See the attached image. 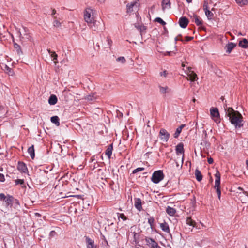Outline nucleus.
<instances>
[{
    "label": "nucleus",
    "instance_id": "nucleus-6",
    "mask_svg": "<svg viewBox=\"0 0 248 248\" xmlns=\"http://www.w3.org/2000/svg\"><path fill=\"white\" fill-rule=\"evenodd\" d=\"M92 10V9L88 8L84 12V19L89 24H92V21L94 20L93 17H91V13L89 12Z\"/></svg>",
    "mask_w": 248,
    "mask_h": 248
},
{
    "label": "nucleus",
    "instance_id": "nucleus-51",
    "mask_svg": "<svg viewBox=\"0 0 248 248\" xmlns=\"http://www.w3.org/2000/svg\"><path fill=\"white\" fill-rule=\"evenodd\" d=\"M5 181L4 176L3 174L0 173V181L3 182Z\"/></svg>",
    "mask_w": 248,
    "mask_h": 248
},
{
    "label": "nucleus",
    "instance_id": "nucleus-59",
    "mask_svg": "<svg viewBox=\"0 0 248 248\" xmlns=\"http://www.w3.org/2000/svg\"><path fill=\"white\" fill-rule=\"evenodd\" d=\"M56 13V11L55 9L52 10V13L51 14L52 16L54 17V15Z\"/></svg>",
    "mask_w": 248,
    "mask_h": 248
},
{
    "label": "nucleus",
    "instance_id": "nucleus-22",
    "mask_svg": "<svg viewBox=\"0 0 248 248\" xmlns=\"http://www.w3.org/2000/svg\"><path fill=\"white\" fill-rule=\"evenodd\" d=\"M238 45L239 46L243 48H248V41L246 38H243L241 41H239Z\"/></svg>",
    "mask_w": 248,
    "mask_h": 248
},
{
    "label": "nucleus",
    "instance_id": "nucleus-23",
    "mask_svg": "<svg viewBox=\"0 0 248 248\" xmlns=\"http://www.w3.org/2000/svg\"><path fill=\"white\" fill-rule=\"evenodd\" d=\"M166 213L170 216H173L176 212V209L170 206H167L166 209Z\"/></svg>",
    "mask_w": 248,
    "mask_h": 248
},
{
    "label": "nucleus",
    "instance_id": "nucleus-25",
    "mask_svg": "<svg viewBox=\"0 0 248 248\" xmlns=\"http://www.w3.org/2000/svg\"><path fill=\"white\" fill-rule=\"evenodd\" d=\"M14 202V197L11 195H8L5 200V202L7 206H12L13 202Z\"/></svg>",
    "mask_w": 248,
    "mask_h": 248
},
{
    "label": "nucleus",
    "instance_id": "nucleus-26",
    "mask_svg": "<svg viewBox=\"0 0 248 248\" xmlns=\"http://www.w3.org/2000/svg\"><path fill=\"white\" fill-rule=\"evenodd\" d=\"M185 126V124H181L180 126H179L177 129H176V130L175 131V132L174 133V135H173V136L175 138H177L180 134L181 133V131H182V129Z\"/></svg>",
    "mask_w": 248,
    "mask_h": 248
},
{
    "label": "nucleus",
    "instance_id": "nucleus-30",
    "mask_svg": "<svg viewBox=\"0 0 248 248\" xmlns=\"http://www.w3.org/2000/svg\"><path fill=\"white\" fill-rule=\"evenodd\" d=\"M51 121L55 124L57 126L60 125L59 118L57 116H54L51 117Z\"/></svg>",
    "mask_w": 248,
    "mask_h": 248
},
{
    "label": "nucleus",
    "instance_id": "nucleus-36",
    "mask_svg": "<svg viewBox=\"0 0 248 248\" xmlns=\"http://www.w3.org/2000/svg\"><path fill=\"white\" fill-rule=\"evenodd\" d=\"M154 21L155 22H157L160 23V24H161L163 26H164L166 24V22L164 21H163L160 17L155 18V19Z\"/></svg>",
    "mask_w": 248,
    "mask_h": 248
},
{
    "label": "nucleus",
    "instance_id": "nucleus-14",
    "mask_svg": "<svg viewBox=\"0 0 248 248\" xmlns=\"http://www.w3.org/2000/svg\"><path fill=\"white\" fill-rule=\"evenodd\" d=\"M99 25L101 26V24L99 21H94V20L92 21V24H90V25L91 28L93 31L100 30V28H99V29L98 28Z\"/></svg>",
    "mask_w": 248,
    "mask_h": 248
},
{
    "label": "nucleus",
    "instance_id": "nucleus-13",
    "mask_svg": "<svg viewBox=\"0 0 248 248\" xmlns=\"http://www.w3.org/2000/svg\"><path fill=\"white\" fill-rule=\"evenodd\" d=\"M189 73H187V75L189 77V80L192 81H194L198 79L196 73L193 71H191V68L188 67Z\"/></svg>",
    "mask_w": 248,
    "mask_h": 248
},
{
    "label": "nucleus",
    "instance_id": "nucleus-43",
    "mask_svg": "<svg viewBox=\"0 0 248 248\" xmlns=\"http://www.w3.org/2000/svg\"><path fill=\"white\" fill-rule=\"evenodd\" d=\"M117 61L121 62L122 63H124L125 62V59L124 57H120L117 59Z\"/></svg>",
    "mask_w": 248,
    "mask_h": 248
},
{
    "label": "nucleus",
    "instance_id": "nucleus-11",
    "mask_svg": "<svg viewBox=\"0 0 248 248\" xmlns=\"http://www.w3.org/2000/svg\"><path fill=\"white\" fill-rule=\"evenodd\" d=\"M176 153L177 155L184 153V144L182 142H180L176 146Z\"/></svg>",
    "mask_w": 248,
    "mask_h": 248
},
{
    "label": "nucleus",
    "instance_id": "nucleus-24",
    "mask_svg": "<svg viewBox=\"0 0 248 248\" xmlns=\"http://www.w3.org/2000/svg\"><path fill=\"white\" fill-rule=\"evenodd\" d=\"M57 97L55 95H51L49 98L48 103L51 105L56 104L57 102Z\"/></svg>",
    "mask_w": 248,
    "mask_h": 248
},
{
    "label": "nucleus",
    "instance_id": "nucleus-28",
    "mask_svg": "<svg viewBox=\"0 0 248 248\" xmlns=\"http://www.w3.org/2000/svg\"><path fill=\"white\" fill-rule=\"evenodd\" d=\"M28 152L30 154L31 159H33L35 157V150L33 145L28 148Z\"/></svg>",
    "mask_w": 248,
    "mask_h": 248
},
{
    "label": "nucleus",
    "instance_id": "nucleus-33",
    "mask_svg": "<svg viewBox=\"0 0 248 248\" xmlns=\"http://www.w3.org/2000/svg\"><path fill=\"white\" fill-rule=\"evenodd\" d=\"M235 1L241 6L246 5L248 3V0H235Z\"/></svg>",
    "mask_w": 248,
    "mask_h": 248
},
{
    "label": "nucleus",
    "instance_id": "nucleus-3",
    "mask_svg": "<svg viewBox=\"0 0 248 248\" xmlns=\"http://www.w3.org/2000/svg\"><path fill=\"white\" fill-rule=\"evenodd\" d=\"M210 115L212 119L217 123L220 122V114L217 108L212 107L210 108Z\"/></svg>",
    "mask_w": 248,
    "mask_h": 248
},
{
    "label": "nucleus",
    "instance_id": "nucleus-20",
    "mask_svg": "<svg viewBox=\"0 0 248 248\" xmlns=\"http://www.w3.org/2000/svg\"><path fill=\"white\" fill-rule=\"evenodd\" d=\"M141 204L142 203L141 199L140 198L136 199L135 202V206L136 208V209L139 211H140L142 209Z\"/></svg>",
    "mask_w": 248,
    "mask_h": 248
},
{
    "label": "nucleus",
    "instance_id": "nucleus-63",
    "mask_svg": "<svg viewBox=\"0 0 248 248\" xmlns=\"http://www.w3.org/2000/svg\"><path fill=\"white\" fill-rule=\"evenodd\" d=\"M220 99L222 101H224V97L223 96H221V98H220Z\"/></svg>",
    "mask_w": 248,
    "mask_h": 248
},
{
    "label": "nucleus",
    "instance_id": "nucleus-9",
    "mask_svg": "<svg viewBox=\"0 0 248 248\" xmlns=\"http://www.w3.org/2000/svg\"><path fill=\"white\" fill-rule=\"evenodd\" d=\"M17 169L22 173H26L28 171V169L26 164L23 162L19 161L17 165Z\"/></svg>",
    "mask_w": 248,
    "mask_h": 248
},
{
    "label": "nucleus",
    "instance_id": "nucleus-58",
    "mask_svg": "<svg viewBox=\"0 0 248 248\" xmlns=\"http://www.w3.org/2000/svg\"><path fill=\"white\" fill-rule=\"evenodd\" d=\"M98 164L97 162H96V163H94V165H93V169H95V168H96L97 167H98Z\"/></svg>",
    "mask_w": 248,
    "mask_h": 248
},
{
    "label": "nucleus",
    "instance_id": "nucleus-39",
    "mask_svg": "<svg viewBox=\"0 0 248 248\" xmlns=\"http://www.w3.org/2000/svg\"><path fill=\"white\" fill-rule=\"evenodd\" d=\"M160 92L162 93H165L167 92V90L168 89L167 87H162L159 86Z\"/></svg>",
    "mask_w": 248,
    "mask_h": 248
},
{
    "label": "nucleus",
    "instance_id": "nucleus-37",
    "mask_svg": "<svg viewBox=\"0 0 248 248\" xmlns=\"http://www.w3.org/2000/svg\"><path fill=\"white\" fill-rule=\"evenodd\" d=\"M54 20L53 22V25L56 27H60L61 25V23H60V22L59 20L56 19V16H54Z\"/></svg>",
    "mask_w": 248,
    "mask_h": 248
},
{
    "label": "nucleus",
    "instance_id": "nucleus-29",
    "mask_svg": "<svg viewBox=\"0 0 248 248\" xmlns=\"http://www.w3.org/2000/svg\"><path fill=\"white\" fill-rule=\"evenodd\" d=\"M14 48L16 50V51L18 55L23 54V52L21 50V47H20V45H19L17 43L14 42Z\"/></svg>",
    "mask_w": 248,
    "mask_h": 248
},
{
    "label": "nucleus",
    "instance_id": "nucleus-57",
    "mask_svg": "<svg viewBox=\"0 0 248 248\" xmlns=\"http://www.w3.org/2000/svg\"><path fill=\"white\" fill-rule=\"evenodd\" d=\"M107 41H108V45L110 46L112 43V41L111 40H110L108 38H107Z\"/></svg>",
    "mask_w": 248,
    "mask_h": 248
},
{
    "label": "nucleus",
    "instance_id": "nucleus-42",
    "mask_svg": "<svg viewBox=\"0 0 248 248\" xmlns=\"http://www.w3.org/2000/svg\"><path fill=\"white\" fill-rule=\"evenodd\" d=\"M15 183L16 185L20 184L22 185L24 184V180L23 179H16L15 180Z\"/></svg>",
    "mask_w": 248,
    "mask_h": 248
},
{
    "label": "nucleus",
    "instance_id": "nucleus-8",
    "mask_svg": "<svg viewBox=\"0 0 248 248\" xmlns=\"http://www.w3.org/2000/svg\"><path fill=\"white\" fill-rule=\"evenodd\" d=\"M189 21L188 19L185 16H182L179 18L178 23L180 26L182 28H186L188 24Z\"/></svg>",
    "mask_w": 248,
    "mask_h": 248
},
{
    "label": "nucleus",
    "instance_id": "nucleus-12",
    "mask_svg": "<svg viewBox=\"0 0 248 248\" xmlns=\"http://www.w3.org/2000/svg\"><path fill=\"white\" fill-rule=\"evenodd\" d=\"M191 18H192V22H194L197 26H200L202 24V21L197 15L193 14L192 16H191Z\"/></svg>",
    "mask_w": 248,
    "mask_h": 248
},
{
    "label": "nucleus",
    "instance_id": "nucleus-35",
    "mask_svg": "<svg viewBox=\"0 0 248 248\" xmlns=\"http://www.w3.org/2000/svg\"><path fill=\"white\" fill-rule=\"evenodd\" d=\"M48 51L54 61L57 59L58 55L54 51H52L50 50H48Z\"/></svg>",
    "mask_w": 248,
    "mask_h": 248
},
{
    "label": "nucleus",
    "instance_id": "nucleus-60",
    "mask_svg": "<svg viewBox=\"0 0 248 248\" xmlns=\"http://www.w3.org/2000/svg\"><path fill=\"white\" fill-rule=\"evenodd\" d=\"M103 240H104L105 243L107 245H108V243L107 240L106 239V238H105L104 236H103Z\"/></svg>",
    "mask_w": 248,
    "mask_h": 248
},
{
    "label": "nucleus",
    "instance_id": "nucleus-46",
    "mask_svg": "<svg viewBox=\"0 0 248 248\" xmlns=\"http://www.w3.org/2000/svg\"><path fill=\"white\" fill-rule=\"evenodd\" d=\"M238 190H240V191H241L243 192V193L246 196H248V192L247 191H245L243 188L241 187H239L238 188Z\"/></svg>",
    "mask_w": 248,
    "mask_h": 248
},
{
    "label": "nucleus",
    "instance_id": "nucleus-62",
    "mask_svg": "<svg viewBox=\"0 0 248 248\" xmlns=\"http://www.w3.org/2000/svg\"><path fill=\"white\" fill-rule=\"evenodd\" d=\"M87 99L89 100H93L92 96H91V95L88 96L87 97Z\"/></svg>",
    "mask_w": 248,
    "mask_h": 248
},
{
    "label": "nucleus",
    "instance_id": "nucleus-44",
    "mask_svg": "<svg viewBox=\"0 0 248 248\" xmlns=\"http://www.w3.org/2000/svg\"><path fill=\"white\" fill-rule=\"evenodd\" d=\"M119 214V217H120L121 219H122L123 220H126L127 219V217L123 213L121 214Z\"/></svg>",
    "mask_w": 248,
    "mask_h": 248
},
{
    "label": "nucleus",
    "instance_id": "nucleus-49",
    "mask_svg": "<svg viewBox=\"0 0 248 248\" xmlns=\"http://www.w3.org/2000/svg\"><path fill=\"white\" fill-rule=\"evenodd\" d=\"M13 203L16 204L17 206L20 205V203H19V200L16 199H15L14 198V202H13Z\"/></svg>",
    "mask_w": 248,
    "mask_h": 248
},
{
    "label": "nucleus",
    "instance_id": "nucleus-31",
    "mask_svg": "<svg viewBox=\"0 0 248 248\" xmlns=\"http://www.w3.org/2000/svg\"><path fill=\"white\" fill-rule=\"evenodd\" d=\"M20 41L22 42V44L24 45V42L26 41V40H31V36L29 34H25V36H22L21 35V33H20Z\"/></svg>",
    "mask_w": 248,
    "mask_h": 248
},
{
    "label": "nucleus",
    "instance_id": "nucleus-18",
    "mask_svg": "<svg viewBox=\"0 0 248 248\" xmlns=\"http://www.w3.org/2000/svg\"><path fill=\"white\" fill-rule=\"evenodd\" d=\"M160 226L162 230L166 232L170 233V230L167 223L164 222L160 224Z\"/></svg>",
    "mask_w": 248,
    "mask_h": 248
},
{
    "label": "nucleus",
    "instance_id": "nucleus-45",
    "mask_svg": "<svg viewBox=\"0 0 248 248\" xmlns=\"http://www.w3.org/2000/svg\"><path fill=\"white\" fill-rule=\"evenodd\" d=\"M6 196L3 193L0 194V201H5L6 198Z\"/></svg>",
    "mask_w": 248,
    "mask_h": 248
},
{
    "label": "nucleus",
    "instance_id": "nucleus-2",
    "mask_svg": "<svg viewBox=\"0 0 248 248\" xmlns=\"http://www.w3.org/2000/svg\"><path fill=\"white\" fill-rule=\"evenodd\" d=\"M164 177V174L162 170H156L152 174L151 181L155 184H157L162 180Z\"/></svg>",
    "mask_w": 248,
    "mask_h": 248
},
{
    "label": "nucleus",
    "instance_id": "nucleus-38",
    "mask_svg": "<svg viewBox=\"0 0 248 248\" xmlns=\"http://www.w3.org/2000/svg\"><path fill=\"white\" fill-rule=\"evenodd\" d=\"M214 187L216 189V192L217 193L218 198L219 199H220V196H221V191H220V186H217V187L214 186Z\"/></svg>",
    "mask_w": 248,
    "mask_h": 248
},
{
    "label": "nucleus",
    "instance_id": "nucleus-56",
    "mask_svg": "<svg viewBox=\"0 0 248 248\" xmlns=\"http://www.w3.org/2000/svg\"><path fill=\"white\" fill-rule=\"evenodd\" d=\"M72 197H77L78 198V199H82V196L81 195H73L72 196Z\"/></svg>",
    "mask_w": 248,
    "mask_h": 248
},
{
    "label": "nucleus",
    "instance_id": "nucleus-21",
    "mask_svg": "<svg viewBox=\"0 0 248 248\" xmlns=\"http://www.w3.org/2000/svg\"><path fill=\"white\" fill-rule=\"evenodd\" d=\"M137 3V1H134L131 2L130 3H128L126 5V12L127 13H131L132 11H133V7Z\"/></svg>",
    "mask_w": 248,
    "mask_h": 248
},
{
    "label": "nucleus",
    "instance_id": "nucleus-34",
    "mask_svg": "<svg viewBox=\"0 0 248 248\" xmlns=\"http://www.w3.org/2000/svg\"><path fill=\"white\" fill-rule=\"evenodd\" d=\"M135 27L137 29L139 30L141 33H142L143 31H144L146 30V29H147V27L145 26H144V25H135Z\"/></svg>",
    "mask_w": 248,
    "mask_h": 248
},
{
    "label": "nucleus",
    "instance_id": "nucleus-64",
    "mask_svg": "<svg viewBox=\"0 0 248 248\" xmlns=\"http://www.w3.org/2000/svg\"><path fill=\"white\" fill-rule=\"evenodd\" d=\"M246 165H247V167L248 168V160H247L246 161Z\"/></svg>",
    "mask_w": 248,
    "mask_h": 248
},
{
    "label": "nucleus",
    "instance_id": "nucleus-53",
    "mask_svg": "<svg viewBox=\"0 0 248 248\" xmlns=\"http://www.w3.org/2000/svg\"><path fill=\"white\" fill-rule=\"evenodd\" d=\"M207 161L209 164H212L214 162V160L212 158L209 157V158H208Z\"/></svg>",
    "mask_w": 248,
    "mask_h": 248
},
{
    "label": "nucleus",
    "instance_id": "nucleus-48",
    "mask_svg": "<svg viewBox=\"0 0 248 248\" xmlns=\"http://www.w3.org/2000/svg\"><path fill=\"white\" fill-rule=\"evenodd\" d=\"M182 37V35L181 34H179L178 36H177L176 37H175V41L176 42L178 40H180L182 42H183L184 41V40L182 39L181 38Z\"/></svg>",
    "mask_w": 248,
    "mask_h": 248
},
{
    "label": "nucleus",
    "instance_id": "nucleus-52",
    "mask_svg": "<svg viewBox=\"0 0 248 248\" xmlns=\"http://www.w3.org/2000/svg\"><path fill=\"white\" fill-rule=\"evenodd\" d=\"M172 54H175L174 52H173V51H167L166 52V53L164 54L165 55H169V56H171Z\"/></svg>",
    "mask_w": 248,
    "mask_h": 248
},
{
    "label": "nucleus",
    "instance_id": "nucleus-19",
    "mask_svg": "<svg viewBox=\"0 0 248 248\" xmlns=\"http://www.w3.org/2000/svg\"><path fill=\"white\" fill-rule=\"evenodd\" d=\"M203 9L205 11V13L207 17L209 19H211L214 16V14L211 11H210L209 9H208L207 6L206 5L205 7V5L203 6Z\"/></svg>",
    "mask_w": 248,
    "mask_h": 248
},
{
    "label": "nucleus",
    "instance_id": "nucleus-4",
    "mask_svg": "<svg viewBox=\"0 0 248 248\" xmlns=\"http://www.w3.org/2000/svg\"><path fill=\"white\" fill-rule=\"evenodd\" d=\"M159 136L163 141L167 142L169 139L170 134L164 128H161L159 131Z\"/></svg>",
    "mask_w": 248,
    "mask_h": 248
},
{
    "label": "nucleus",
    "instance_id": "nucleus-16",
    "mask_svg": "<svg viewBox=\"0 0 248 248\" xmlns=\"http://www.w3.org/2000/svg\"><path fill=\"white\" fill-rule=\"evenodd\" d=\"M113 150V144L109 145L105 151V154L107 155L108 159L111 158Z\"/></svg>",
    "mask_w": 248,
    "mask_h": 248
},
{
    "label": "nucleus",
    "instance_id": "nucleus-17",
    "mask_svg": "<svg viewBox=\"0 0 248 248\" xmlns=\"http://www.w3.org/2000/svg\"><path fill=\"white\" fill-rule=\"evenodd\" d=\"M215 176L216 178L215 187H217L220 184V173L218 170H217Z\"/></svg>",
    "mask_w": 248,
    "mask_h": 248
},
{
    "label": "nucleus",
    "instance_id": "nucleus-1",
    "mask_svg": "<svg viewBox=\"0 0 248 248\" xmlns=\"http://www.w3.org/2000/svg\"><path fill=\"white\" fill-rule=\"evenodd\" d=\"M224 108L225 111V116L229 118L231 123L233 124L236 128L243 126L242 116L238 111L234 110L232 107H227L226 101L224 103Z\"/></svg>",
    "mask_w": 248,
    "mask_h": 248
},
{
    "label": "nucleus",
    "instance_id": "nucleus-55",
    "mask_svg": "<svg viewBox=\"0 0 248 248\" xmlns=\"http://www.w3.org/2000/svg\"><path fill=\"white\" fill-rule=\"evenodd\" d=\"M5 70H7L9 73L12 72V69L8 67L7 65H5Z\"/></svg>",
    "mask_w": 248,
    "mask_h": 248
},
{
    "label": "nucleus",
    "instance_id": "nucleus-54",
    "mask_svg": "<svg viewBox=\"0 0 248 248\" xmlns=\"http://www.w3.org/2000/svg\"><path fill=\"white\" fill-rule=\"evenodd\" d=\"M168 74V72L166 70L164 71L163 72L160 73L161 76H163L164 77H166L167 75Z\"/></svg>",
    "mask_w": 248,
    "mask_h": 248
},
{
    "label": "nucleus",
    "instance_id": "nucleus-7",
    "mask_svg": "<svg viewBox=\"0 0 248 248\" xmlns=\"http://www.w3.org/2000/svg\"><path fill=\"white\" fill-rule=\"evenodd\" d=\"M85 238L87 248H97V246L95 245L93 239L87 236H85Z\"/></svg>",
    "mask_w": 248,
    "mask_h": 248
},
{
    "label": "nucleus",
    "instance_id": "nucleus-47",
    "mask_svg": "<svg viewBox=\"0 0 248 248\" xmlns=\"http://www.w3.org/2000/svg\"><path fill=\"white\" fill-rule=\"evenodd\" d=\"M56 234V232L55 231H51L49 233V238L54 237Z\"/></svg>",
    "mask_w": 248,
    "mask_h": 248
},
{
    "label": "nucleus",
    "instance_id": "nucleus-40",
    "mask_svg": "<svg viewBox=\"0 0 248 248\" xmlns=\"http://www.w3.org/2000/svg\"><path fill=\"white\" fill-rule=\"evenodd\" d=\"M154 222V218L153 217H151L149 218H148V222L150 224L151 228H153Z\"/></svg>",
    "mask_w": 248,
    "mask_h": 248
},
{
    "label": "nucleus",
    "instance_id": "nucleus-10",
    "mask_svg": "<svg viewBox=\"0 0 248 248\" xmlns=\"http://www.w3.org/2000/svg\"><path fill=\"white\" fill-rule=\"evenodd\" d=\"M236 46V44L232 42L228 43L225 46L226 52L230 53L232 50Z\"/></svg>",
    "mask_w": 248,
    "mask_h": 248
},
{
    "label": "nucleus",
    "instance_id": "nucleus-61",
    "mask_svg": "<svg viewBox=\"0 0 248 248\" xmlns=\"http://www.w3.org/2000/svg\"><path fill=\"white\" fill-rule=\"evenodd\" d=\"M133 233H134V240H136V235L138 234V233L135 232H134Z\"/></svg>",
    "mask_w": 248,
    "mask_h": 248
},
{
    "label": "nucleus",
    "instance_id": "nucleus-5",
    "mask_svg": "<svg viewBox=\"0 0 248 248\" xmlns=\"http://www.w3.org/2000/svg\"><path fill=\"white\" fill-rule=\"evenodd\" d=\"M145 241L146 245H148L150 248H155L158 245L157 243L154 239L149 237H146Z\"/></svg>",
    "mask_w": 248,
    "mask_h": 248
},
{
    "label": "nucleus",
    "instance_id": "nucleus-15",
    "mask_svg": "<svg viewBox=\"0 0 248 248\" xmlns=\"http://www.w3.org/2000/svg\"><path fill=\"white\" fill-rule=\"evenodd\" d=\"M161 5L162 9L163 11H164L165 9H168L170 8V0H162Z\"/></svg>",
    "mask_w": 248,
    "mask_h": 248
},
{
    "label": "nucleus",
    "instance_id": "nucleus-27",
    "mask_svg": "<svg viewBox=\"0 0 248 248\" xmlns=\"http://www.w3.org/2000/svg\"><path fill=\"white\" fill-rule=\"evenodd\" d=\"M195 175L196 178L198 181L200 182L202 180V175L200 170L199 169H196L195 172Z\"/></svg>",
    "mask_w": 248,
    "mask_h": 248
},
{
    "label": "nucleus",
    "instance_id": "nucleus-50",
    "mask_svg": "<svg viewBox=\"0 0 248 248\" xmlns=\"http://www.w3.org/2000/svg\"><path fill=\"white\" fill-rule=\"evenodd\" d=\"M193 37H189V36H186L185 39V41L186 42L190 41L192 40H193Z\"/></svg>",
    "mask_w": 248,
    "mask_h": 248
},
{
    "label": "nucleus",
    "instance_id": "nucleus-32",
    "mask_svg": "<svg viewBox=\"0 0 248 248\" xmlns=\"http://www.w3.org/2000/svg\"><path fill=\"white\" fill-rule=\"evenodd\" d=\"M186 224L189 226L194 227L196 225V222L193 220L191 217H187L186 220Z\"/></svg>",
    "mask_w": 248,
    "mask_h": 248
},
{
    "label": "nucleus",
    "instance_id": "nucleus-41",
    "mask_svg": "<svg viewBox=\"0 0 248 248\" xmlns=\"http://www.w3.org/2000/svg\"><path fill=\"white\" fill-rule=\"evenodd\" d=\"M144 169H145L143 167H139V168H137V169L134 170H133L132 173L133 174H135V173H137L139 171H140L144 170Z\"/></svg>",
    "mask_w": 248,
    "mask_h": 248
}]
</instances>
